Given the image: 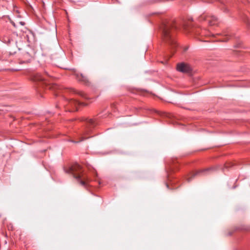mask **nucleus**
<instances>
[{"label":"nucleus","mask_w":250,"mask_h":250,"mask_svg":"<svg viewBox=\"0 0 250 250\" xmlns=\"http://www.w3.org/2000/svg\"><path fill=\"white\" fill-rule=\"evenodd\" d=\"M197 20L199 22L207 21L210 26L216 25L218 23V20L216 17L206 14H203L199 16Z\"/></svg>","instance_id":"3"},{"label":"nucleus","mask_w":250,"mask_h":250,"mask_svg":"<svg viewBox=\"0 0 250 250\" xmlns=\"http://www.w3.org/2000/svg\"><path fill=\"white\" fill-rule=\"evenodd\" d=\"M167 188L168 187V185L167 184Z\"/></svg>","instance_id":"21"},{"label":"nucleus","mask_w":250,"mask_h":250,"mask_svg":"<svg viewBox=\"0 0 250 250\" xmlns=\"http://www.w3.org/2000/svg\"><path fill=\"white\" fill-rule=\"evenodd\" d=\"M67 104H64V105H67L69 111H75L78 110V106L79 105H85L84 103L79 102L78 100L70 99L65 102Z\"/></svg>","instance_id":"5"},{"label":"nucleus","mask_w":250,"mask_h":250,"mask_svg":"<svg viewBox=\"0 0 250 250\" xmlns=\"http://www.w3.org/2000/svg\"><path fill=\"white\" fill-rule=\"evenodd\" d=\"M178 29H182L187 34H191L195 36H208L211 35L209 31L196 27L189 21L179 24L175 21H170L164 24L163 26V42L166 45L178 47L179 42L174 35V32Z\"/></svg>","instance_id":"1"},{"label":"nucleus","mask_w":250,"mask_h":250,"mask_svg":"<svg viewBox=\"0 0 250 250\" xmlns=\"http://www.w3.org/2000/svg\"><path fill=\"white\" fill-rule=\"evenodd\" d=\"M241 45V42H238V44L236 45H234V47H239V46Z\"/></svg>","instance_id":"14"},{"label":"nucleus","mask_w":250,"mask_h":250,"mask_svg":"<svg viewBox=\"0 0 250 250\" xmlns=\"http://www.w3.org/2000/svg\"><path fill=\"white\" fill-rule=\"evenodd\" d=\"M21 25H24V23H23V22H21Z\"/></svg>","instance_id":"17"},{"label":"nucleus","mask_w":250,"mask_h":250,"mask_svg":"<svg viewBox=\"0 0 250 250\" xmlns=\"http://www.w3.org/2000/svg\"><path fill=\"white\" fill-rule=\"evenodd\" d=\"M87 125L88 127H91V126H94L95 125V121L91 119H87L86 120Z\"/></svg>","instance_id":"11"},{"label":"nucleus","mask_w":250,"mask_h":250,"mask_svg":"<svg viewBox=\"0 0 250 250\" xmlns=\"http://www.w3.org/2000/svg\"><path fill=\"white\" fill-rule=\"evenodd\" d=\"M73 92L78 94L79 95H80V96H81L83 98H84L85 99L87 98V96L85 95V94H84L83 92L82 91H78L76 90L73 89Z\"/></svg>","instance_id":"12"},{"label":"nucleus","mask_w":250,"mask_h":250,"mask_svg":"<svg viewBox=\"0 0 250 250\" xmlns=\"http://www.w3.org/2000/svg\"><path fill=\"white\" fill-rule=\"evenodd\" d=\"M50 77V75H49L47 72H45V74L43 76L40 73H37L32 75L31 79L35 82H41L43 84H47L49 82L48 78H49Z\"/></svg>","instance_id":"4"},{"label":"nucleus","mask_w":250,"mask_h":250,"mask_svg":"<svg viewBox=\"0 0 250 250\" xmlns=\"http://www.w3.org/2000/svg\"><path fill=\"white\" fill-rule=\"evenodd\" d=\"M226 37L223 39H216V40H212V41H220V42H227L229 40V36H231V34L230 33H228L227 34L225 35Z\"/></svg>","instance_id":"10"},{"label":"nucleus","mask_w":250,"mask_h":250,"mask_svg":"<svg viewBox=\"0 0 250 250\" xmlns=\"http://www.w3.org/2000/svg\"><path fill=\"white\" fill-rule=\"evenodd\" d=\"M35 51L34 48H29V50L23 54V59H25L24 62H29L31 58L34 56Z\"/></svg>","instance_id":"8"},{"label":"nucleus","mask_w":250,"mask_h":250,"mask_svg":"<svg viewBox=\"0 0 250 250\" xmlns=\"http://www.w3.org/2000/svg\"><path fill=\"white\" fill-rule=\"evenodd\" d=\"M86 138H84V137H82V139L81 140H80V141H82L83 140H84V139H85Z\"/></svg>","instance_id":"16"},{"label":"nucleus","mask_w":250,"mask_h":250,"mask_svg":"<svg viewBox=\"0 0 250 250\" xmlns=\"http://www.w3.org/2000/svg\"><path fill=\"white\" fill-rule=\"evenodd\" d=\"M81 166L76 163L72 166L71 167H69L68 169H65V172L68 173H72L74 176V177L76 179L78 182L80 183L81 185L86 188L88 186V179L86 180L84 178L83 180H81V175L80 174H76L75 172L81 169Z\"/></svg>","instance_id":"2"},{"label":"nucleus","mask_w":250,"mask_h":250,"mask_svg":"<svg viewBox=\"0 0 250 250\" xmlns=\"http://www.w3.org/2000/svg\"><path fill=\"white\" fill-rule=\"evenodd\" d=\"M222 9H223V10L225 12H227L228 11V9L227 7H225L222 8Z\"/></svg>","instance_id":"15"},{"label":"nucleus","mask_w":250,"mask_h":250,"mask_svg":"<svg viewBox=\"0 0 250 250\" xmlns=\"http://www.w3.org/2000/svg\"><path fill=\"white\" fill-rule=\"evenodd\" d=\"M18 50H19V51H20V50H21V48H18Z\"/></svg>","instance_id":"20"},{"label":"nucleus","mask_w":250,"mask_h":250,"mask_svg":"<svg viewBox=\"0 0 250 250\" xmlns=\"http://www.w3.org/2000/svg\"><path fill=\"white\" fill-rule=\"evenodd\" d=\"M49 88L50 89H52L54 90H56L59 89V87L58 85L55 84H53L52 85L50 86Z\"/></svg>","instance_id":"13"},{"label":"nucleus","mask_w":250,"mask_h":250,"mask_svg":"<svg viewBox=\"0 0 250 250\" xmlns=\"http://www.w3.org/2000/svg\"><path fill=\"white\" fill-rule=\"evenodd\" d=\"M177 69L178 71L186 73H190L192 71L191 66L188 64L184 62L177 64Z\"/></svg>","instance_id":"7"},{"label":"nucleus","mask_w":250,"mask_h":250,"mask_svg":"<svg viewBox=\"0 0 250 250\" xmlns=\"http://www.w3.org/2000/svg\"><path fill=\"white\" fill-rule=\"evenodd\" d=\"M76 77L78 80L79 81L83 82H86L87 81L86 77L83 75L82 74H77Z\"/></svg>","instance_id":"9"},{"label":"nucleus","mask_w":250,"mask_h":250,"mask_svg":"<svg viewBox=\"0 0 250 250\" xmlns=\"http://www.w3.org/2000/svg\"><path fill=\"white\" fill-rule=\"evenodd\" d=\"M202 41H203V40H202ZM204 42H210V41H204Z\"/></svg>","instance_id":"18"},{"label":"nucleus","mask_w":250,"mask_h":250,"mask_svg":"<svg viewBox=\"0 0 250 250\" xmlns=\"http://www.w3.org/2000/svg\"><path fill=\"white\" fill-rule=\"evenodd\" d=\"M215 168L214 167H211L203 169L200 170L194 173H191L190 174V176L187 179L188 181L189 182L192 180V179L196 176L198 175H205L207 174L210 173L211 172L214 171Z\"/></svg>","instance_id":"6"},{"label":"nucleus","mask_w":250,"mask_h":250,"mask_svg":"<svg viewBox=\"0 0 250 250\" xmlns=\"http://www.w3.org/2000/svg\"><path fill=\"white\" fill-rule=\"evenodd\" d=\"M212 38H215V37H214V35H212Z\"/></svg>","instance_id":"19"}]
</instances>
